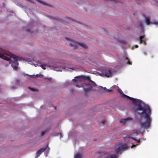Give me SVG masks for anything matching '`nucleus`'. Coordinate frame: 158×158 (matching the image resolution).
Here are the masks:
<instances>
[{"mask_svg":"<svg viewBox=\"0 0 158 158\" xmlns=\"http://www.w3.org/2000/svg\"><path fill=\"white\" fill-rule=\"evenodd\" d=\"M135 47L136 48H137L138 47V46L137 45H135Z\"/></svg>","mask_w":158,"mask_h":158,"instance_id":"30","label":"nucleus"},{"mask_svg":"<svg viewBox=\"0 0 158 158\" xmlns=\"http://www.w3.org/2000/svg\"><path fill=\"white\" fill-rule=\"evenodd\" d=\"M135 146H136V145H132L131 147V148H132V147H135Z\"/></svg>","mask_w":158,"mask_h":158,"instance_id":"28","label":"nucleus"},{"mask_svg":"<svg viewBox=\"0 0 158 158\" xmlns=\"http://www.w3.org/2000/svg\"><path fill=\"white\" fill-rule=\"evenodd\" d=\"M132 120V119L131 118H127L125 119H122L120 121V122L122 124V125H124L128 122Z\"/></svg>","mask_w":158,"mask_h":158,"instance_id":"7","label":"nucleus"},{"mask_svg":"<svg viewBox=\"0 0 158 158\" xmlns=\"http://www.w3.org/2000/svg\"><path fill=\"white\" fill-rule=\"evenodd\" d=\"M36 76L38 77H43V75L42 74H40V75H39L38 74H37L36 75Z\"/></svg>","mask_w":158,"mask_h":158,"instance_id":"24","label":"nucleus"},{"mask_svg":"<svg viewBox=\"0 0 158 158\" xmlns=\"http://www.w3.org/2000/svg\"><path fill=\"white\" fill-rule=\"evenodd\" d=\"M105 158H117V157L114 155L109 154L105 156Z\"/></svg>","mask_w":158,"mask_h":158,"instance_id":"15","label":"nucleus"},{"mask_svg":"<svg viewBox=\"0 0 158 158\" xmlns=\"http://www.w3.org/2000/svg\"><path fill=\"white\" fill-rule=\"evenodd\" d=\"M27 75L28 76V75ZM33 75H29V76L30 77H32V76H33Z\"/></svg>","mask_w":158,"mask_h":158,"instance_id":"31","label":"nucleus"},{"mask_svg":"<svg viewBox=\"0 0 158 158\" xmlns=\"http://www.w3.org/2000/svg\"><path fill=\"white\" fill-rule=\"evenodd\" d=\"M144 35L141 36L139 38L138 40L140 43H144L146 40L145 38L144 37Z\"/></svg>","mask_w":158,"mask_h":158,"instance_id":"11","label":"nucleus"},{"mask_svg":"<svg viewBox=\"0 0 158 158\" xmlns=\"http://www.w3.org/2000/svg\"><path fill=\"white\" fill-rule=\"evenodd\" d=\"M123 59L124 61V62L125 63L128 64L129 63V64H131V63H130L127 57H124L123 58Z\"/></svg>","mask_w":158,"mask_h":158,"instance_id":"16","label":"nucleus"},{"mask_svg":"<svg viewBox=\"0 0 158 158\" xmlns=\"http://www.w3.org/2000/svg\"><path fill=\"white\" fill-rule=\"evenodd\" d=\"M130 138H132L133 140L136 141L137 143H139L140 142V140L139 139H136V138H134V137H130L129 136H127L125 138V140H128Z\"/></svg>","mask_w":158,"mask_h":158,"instance_id":"12","label":"nucleus"},{"mask_svg":"<svg viewBox=\"0 0 158 158\" xmlns=\"http://www.w3.org/2000/svg\"><path fill=\"white\" fill-rule=\"evenodd\" d=\"M59 134L60 135V138H62L63 137V136L62 135V134L61 133H60V134Z\"/></svg>","mask_w":158,"mask_h":158,"instance_id":"25","label":"nucleus"},{"mask_svg":"<svg viewBox=\"0 0 158 158\" xmlns=\"http://www.w3.org/2000/svg\"><path fill=\"white\" fill-rule=\"evenodd\" d=\"M47 79L49 81H51L52 80V78L50 77L48 78Z\"/></svg>","mask_w":158,"mask_h":158,"instance_id":"27","label":"nucleus"},{"mask_svg":"<svg viewBox=\"0 0 158 158\" xmlns=\"http://www.w3.org/2000/svg\"><path fill=\"white\" fill-rule=\"evenodd\" d=\"M138 25H139L140 27L142 29V32L143 33H144V27L143 25V24L142 23V22L141 21H139L138 23Z\"/></svg>","mask_w":158,"mask_h":158,"instance_id":"13","label":"nucleus"},{"mask_svg":"<svg viewBox=\"0 0 158 158\" xmlns=\"http://www.w3.org/2000/svg\"><path fill=\"white\" fill-rule=\"evenodd\" d=\"M81 155L80 153H77L74 156V158H81Z\"/></svg>","mask_w":158,"mask_h":158,"instance_id":"21","label":"nucleus"},{"mask_svg":"<svg viewBox=\"0 0 158 158\" xmlns=\"http://www.w3.org/2000/svg\"><path fill=\"white\" fill-rule=\"evenodd\" d=\"M102 73L107 77H111L113 74V70L110 69H106L103 71Z\"/></svg>","mask_w":158,"mask_h":158,"instance_id":"6","label":"nucleus"},{"mask_svg":"<svg viewBox=\"0 0 158 158\" xmlns=\"http://www.w3.org/2000/svg\"><path fill=\"white\" fill-rule=\"evenodd\" d=\"M27 61L29 64H31L34 65L35 67H36L37 65H38V64H35L33 62V61H34V60H33L32 61L30 59H28L27 60Z\"/></svg>","mask_w":158,"mask_h":158,"instance_id":"17","label":"nucleus"},{"mask_svg":"<svg viewBox=\"0 0 158 158\" xmlns=\"http://www.w3.org/2000/svg\"><path fill=\"white\" fill-rule=\"evenodd\" d=\"M0 57L8 61L10 64H11V66L13 69L15 70H16L18 68V61L22 60L19 57L2 48L0 49Z\"/></svg>","mask_w":158,"mask_h":158,"instance_id":"2","label":"nucleus"},{"mask_svg":"<svg viewBox=\"0 0 158 158\" xmlns=\"http://www.w3.org/2000/svg\"><path fill=\"white\" fill-rule=\"evenodd\" d=\"M65 64L64 62L62 60H57L54 61L52 64H41L40 66L44 69H45L46 68L51 67V69L57 71H62L64 69L66 71H71L72 70H74L73 67H70L68 64L64 65Z\"/></svg>","mask_w":158,"mask_h":158,"instance_id":"3","label":"nucleus"},{"mask_svg":"<svg viewBox=\"0 0 158 158\" xmlns=\"http://www.w3.org/2000/svg\"><path fill=\"white\" fill-rule=\"evenodd\" d=\"M50 148L48 147V144H47L46 147L41 148L38 150L36 153V156L37 158L43 152L45 151L47 153L45 154V156H48V152H49Z\"/></svg>","mask_w":158,"mask_h":158,"instance_id":"5","label":"nucleus"},{"mask_svg":"<svg viewBox=\"0 0 158 158\" xmlns=\"http://www.w3.org/2000/svg\"><path fill=\"white\" fill-rule=\"evenodd\" d=\"M86 79L90 81L89 83V85L91 86L92 87L96 86V85L95 83L90 80V78L89 77H86Z\"/></svg>","mask_w":158,"mask_h":158,"instance_id":"9","label":"nucleus"},{"mask_svg":"<svg viewBox=\"0 0 158 158\" xmlns=\"http://www.w3.org/2000/svg\"><path fill=\"white\" fill-rule=\"evenodd\" d=\"M29 89L32 91L37 92L38 91V89L35 88H29Z\"/></svg>","mask_w":158,"mask_h":158,"instance_id":"22","label":"nucleus"},{"mask_svg":"<svg viewBox=\"0 0 158 158\" xmlns=\"http://www.w3.org/2000/svg\"><path fill=\"white\" fill-rule=\"evenodd\" d=\"M105 123V121L104 120H103L102 121V123L103 124H104Z\"/></svg>","mask_w":158,"mask_h":158,"instance_id":"26","label":"nucleus"},{"mask_svg":"<svg viewBox=\"0 0 158 158\" xmlns=\"http://www.w3.org/2000/svg\"><path fill=\"white\" fill-rule=\"evenodd\" d=\"M78 44L84 48L86 49L87 48V45L84 43H79Z\"/></svg>","mask_w":158,"mask_h":158,"instance_id":"18","label":"nucleus"},{"mask_svg":"<svg viewBox=\"0 0 158 158\" xmlns=\"http://www.w3.org/2000/svg\"><path fill=\"white\" fill-rule=\"evenodd\" d=\"M128 147V146L126 144L119 143L115 146L114 149L115 151V153H119L121 151L127 148Z\"/></svg>","mask_w":158,"mask_h":158,"instance_id":"4","label":"nucleus"},{"mask_svg":"<svg viewBox=\"0 0 158 158\" xmlns=\"http://www.w3.org/2000/svg\"><path fill=\"white\" fill-rule=\"evenodd\" d=\"M113 87L118 89V92L122 94V97L127 98L135 104L133 110L135 114L140 115L137 121L140 123V128L144 129L150 128L152 120L150 117L152 110L150 106L140 100L135 99L123 94L122 90L116 85L113 86Z\"/></svg>","mask_w":158,"mask_h":158,"instance_id":"1","label":"nucleus"},{"mask_svg":"<svg viewBox=\"0 0 158 158\" xmlns=\"http://www.w3.org/2000/svg\"><path fill=\"white\" fill-rule=\"evenodd\" d=\"M69 20L70 21V22H71V21H73V20H72V19H69Z\"/></svg>","mask_w":158,"mask_h":158,"instance_id":"29","label":"nucleus"},{"mask_svg":"<svg viewBox=\"0 0 158 158\" xmlns=\"http://www.w3.org/2000/svg\"><path fill=\"white\" fill-rule=\"evenodd\" d=\"M72 43H69V45L71 47H73L74 49L77 48V44L75 41L73 40H72Z\"/></svg>","mask_w":158,"mask_h":158,"instance_id":"10","label":"nucleus"},{"mask_svg":"<svg viewBox=\"0 0 158 158\" xmlns=\"http://www.w3.org/2000/svg\"><path fill=\"white\" fill-rule=\"evenodd\" d=\"M114 87H113V86L112 87H111V89H107L106 87H104L105 89V92H109L111 91H112L114 90L113 88Z\"/></svg>","mask_w":158,"mask_h":158,"instance_id":"20","label":"nucleus"},{"mask_svg":"<svg viewBox=\"0 0 158 158\" xmlns=\"http://www.w3.org/2000/svg\"><path fill=\"white\" fill-rule=\"evenodd\" d=\"M139 133H141L142 134H143V132L141 131V129H139L134 132L133 133V135H137L139 134Z\"/></svg>","mask_w":158,"mask_h":158,"instance_id":"19","label":"nucleus"},{"mask_svg":"<svg viewBox=\"0 0 158 158\" xmlns=\"http://www.w3.org/2000/svg\"><path fill=\"white\" fill-rule=\"evenodd\" d=\"M47 131V130H45L44 131H43L41 132V135L43 136L46 133Z\"/></svg>","mask_w":158,"mask_h":158,"instance_id":"23","label":"nucleus"},{"mask_svg":"<svg viewBox=\"0 0 158 158\" xmlns=\"http://www.w3.org/2000/svg\"><path fill=\"white\" fill-rule=\"evenodd\" d=\"M27 1L30 2L31 3H34V0H26ZM36 1H38L40 3L44 4V5H46L45 2H44L43 1L41 0H36Z\"/></svg>","mask_w":158,"mask_h":158,"instance_id":"14","label":"nucleus"},{"mask_svg":"<svg viewBox=\"0 0 158 158\" xmlns=\"http://www.w3.org/2000/svg\"><path fill=\"white\" fill-rule=\"evenodd\" d=\"M85 77V76L83 75L77 76L75 77L74 79H73L72 81H76L77 82L81 81L83 80V78Z\"/></svg>","mask_w":158,"mask_h":158,"instance_id":"8","label":"nucleus"}]
</instances>
